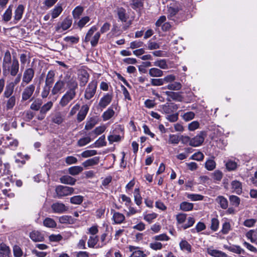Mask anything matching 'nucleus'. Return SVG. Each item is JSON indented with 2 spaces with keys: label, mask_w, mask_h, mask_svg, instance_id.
<instances>
[{
  "label": "nucleus",
  "mask_w": 257,
  "mask_h": 257,
  "mask_svg": "<svg viewBox=\"0 0 257 257\" xmlns=\"http://www.w3.org/2000/svg\"><path fill=\"white\" fill-rule=\"evenodd\" d=\"M65 88L67 91L59 102L60 105L62 107L66 106L76 97L78 88V83L76 79L68 74L65 75L62 79H59L55 83L52 89L51 94L54 95L61 93Z\"/></svg>",
  "instance_id": "obj_1"
},
{
  "label": "nucleus",
  "mask_w": 257,
  "mask_h": 257,
  "mask_svg": "<svg viewBox=\"0 0 257 257\" xmlns=\"http://www.w3.org/2000/svg\"><path fill=\"white\" fill-rule=\"evenodd\" d=\"M76 75L79 86L80 87L85 86L88 82L90 77V75L86 68L84 67L79 68L77 70Z\"/></svg>",
  "instance_id": "obj_2"
},
{
  "label": "nucleus",
  "mask_w": 257,
  "mask_h": 257,
  "mask_svg": "<svg viewBox=\"0 0 257 257\" xmlns=\"http://www.w3.org/2000/svg\"><path fill=\"white\" fill-rule=\"evenodd\" d=\"M97 87V82L96 80L91 81L87 86L84 91V97L86 100H90L95 95Z\"/></svg>",
  "instance_id": "obj_3"
},
{
  "label": "nucleus",
  "mask_w": 257,
  "mask_h": 257,
  "mask_svg": "<svg viewBox=\"0 0 257 257\" xmlns=\"http://www.w3.org/2000/svg\"><path fill=\"white\" fill-rule=\"evenodd\" d=\"M74 191L72 187L59 185L55 189L56 193L58 198L71 195Z\"/></svg>",
  "instance_id": "obj_4"
},
{
  "label": "nucleus",
  "mask_w": 257,
  "mask_h": 257,
  "mask_svg": "<svg viewBox=\"0 0 257 257\" xmlns=\"http://www.w3.org/2000/svg\"><path fill=\"white\" fill-rule=\"evenodd\" d=\"M35 75V71L32 68H27L25 70L22 77L21 85L24 86L30 83L33 80Z\"/></svg>",
  "instance_id": "obj_5"
},
{
  "label": "nucleus",
  "mask_w": 257,
  "mask_h": 257,
  "mask_svg": "<svg viewBox=\"0 0 257 257\" xmlns=\"http://www.w3.org/2000/svg\"><path fill=\"white\" fill-rule=\"evenodd\" d=\"M206 136V133L205 132H200L195 137L191 138L190 146L193 147H196L200 146L203 143Z\"/></svg>",
  "instance_id": "obj_6"
},
{
  "label": "nucleus",
  "mask_w": 257,
  "mask_h": 257,
  "mask_svg": "<svg viewBox=\"0 0 257 257\" xmlns=\"http://www.w3.org/2000/svg\"><path fill=\"white\" fill-rule=\"evenodd\" d=\"M35 90V85L30 84L26 86L22 93V101H25L30 99Z\"/></svg>",
  "instance_id": "obj_7"
},
{
  "label": "nucleus",
  "mask_w": 257,
  "mask_h": 257,
  "mask_svg": "<svg viewBox=\"0 0 257 257\" xmlns=\"http://www.w3.org/2000/svg\"><path fill=\"white\" fill-rule=\"evenodd\" d=\"M19 67L20 65L18 60L16 58H14L12 63L9 65V68L5 71V74L9 72L11 76H16L19 72Z\"/></svg>",
  "instance_id": "obj_8"
},
{
  "label": "nucleus",
  "mask_w": 257,
  "mask_h": 257,
  "mask_svg": "<svg viewBox=\"0 0 257 257\" xmlns=\"http://www.w3.org/2000/svg\"><path fill=\"white\" fill-rule=\"evenodd\" d=\"M160 107L163 113L168 114L174 113L178 109V105L174 103H166Z\"/></svg>",
  "instance_id": "obj_9"
},
{
  "label": "nucleus",
  "mask_w": 257,
  "mask_h": 257,
  "mask_svg": "<svg viewBox=\"0 0 257 257\" xmlns=\"http://www.w3.org/2000/svg\"><path fill=\"white\" fill-rule=\"evenodd\" d=\"M112 95L110 93H106L100 99L98 103V106L102 110L106 108L111 102Z\"/></svg>",
  "instance_id": "obj_10"
},
{
  "label": "nucleus",
  "mask_w": 257,
  "mask_h": 257,
  "mask_svg": "<svg viewBox=\"0 0 257 257\" xmlns=\"http://www.w3.org/2000/svg\"><path fill=\"white\" fill-rule=\"evenodd\" d=\"M128 249L130 252H132V254L129 257H146L147 255L144 252L140 249V247L139 246H136L133 245H129Z\"/></svg>",
  "instance_id": "obj_11"
},
{
  "label": "nucleus",
  "mask_w": 257,
  "mask_h": 257,
  "mask_svg": "<svg viewBox=\"0 0 257 257\" xmlns=\"http://www.w3.org/2000/svg\"><path fill=\"white\" fill-rule=\"evenodd\" d=\"M11 55L9 51H7L4 55L3 60L2 68L3 74H5V71L9 68V65L12 63Z\"/></svg>",
  "instance_id": "obj_12"
},
{
  "label": "nucleus",
  "mask_w": 257,
  "mask_h": 257,
  "mask_svg": "<svg viewBox=\"0 0 257 257\" xmlns=\"http://www.w3.org/2000/svg\"><path fill=\"white\" fill-rule=\"evenodd\" d=\"M51 208L54 213H62L68 210V208L62 203L56 202L51 205Z\"/></svg>",
  "instance_id": "obj_13"
},
{
  "label": "nucleus",
  "mask_w": 257,
  "mask_h": 257,
  "mask_svg": "<svg viewBox=\"0 0 257 257\" xmlns=\"http://www.w3.org/2000/svg\"><path fill=\"white\" fill-rule=\"evenodd\" d=\"M72 22V21L71 19L66 18L60 25L58 24L57 25V26L56 27V30L59 32H61L60 31L61 29L64 31L66 30L71 27Z\"/></svg>",
  "instance_id": "obj_14"
},
{
  "label": "nucleus",
  "mask_w": 257,
  "mask_h": 257,
  "mask_svg": "<svg viewBox=\"0 0 257 257\" xmlns=\"http://www.w3.org/2000/svg\"><path fill=\"white\" fill-rule=\"evenodd\" d=\"M116 12L119 20L122 22H126L129 17L126 13V10L122 7L117 8Z\"/></svg>",
  "instance_id": "obj_15"
},
{
  "label": "nucleus",
  "mask_w": 257,
  "mask_h": 257,
  "mask_svg": "<svg viewBox=\"0 0 257 257\" xmlns=\"http://www.w3.org/2000/svg\"><path fill=\"white\" fill-rule=\"evenodd\" d=\"M117 130H121L119 126H117L115 130H113L112 132H110L111 134L108 137V140L110 144H112L114 142H117L121 140V136L119 135L115 134V132Z\"/></svg>",
  "instance_id": "obj_16"
},
{
  "label": "nucleus",
  "mask_w": 257,
  "mask_h": 257,
  "mask_svg": "<svg viewBox=\"0 0 257 257\" xmlns=\"http://www.w3.org/2000/svg\"><path fill=\"white\" fill-rule=\"evenodd\" d=\"M231 189L232 192L238 195L241 194L242 192V183L237 180H234L231 182Z\"/></svg>",
  "instance_id": "obj_17"
},
{
  "label": "nucleus",
  "mask_w": 257,
  "mask_h": 257,
  "mask_svg": "<svg viewBox=\"0 0 257 257\" xmlns=\"http://www.w3.org/2000/svg\"><path fill=\"white\" fill-rule=\"evenodd\" d=\"M88 110L89 106L85 104L82 106L77 114V119L78 121L81 122L85 119Z\"/></svg>",
  "instance_id": "obj_18"
},
{
  "label": "nucleus",
  "mask_w": 257,
  "mask_h": 257,
  "mask_svg": "<svg viewBox=\"0 0 257 257\" xmlns=\"http://www.w3.org/2000/svg\"><path fill=\"white\" fill-rule=\"evenodd\" d=\"M55 74L54 71L50 70L46 77L45 80V86H48L49 87H51L52 84L54 82V77Z\"/></svg>",
  "instance_id": "obj_19"
},
{
  "label": "nucleus",
  "mask_w": 257,
  "mask_h": 257,
  "mask_svg": "<svg viewBox=\"0 0 257 257\" xmlns=\"http://www.w3.org/2000/svg\"><path fill=\"white\" fill-rule=\"evenodd\" d=\"M0 256L12 257L9 247L4 243L0 244Z\"/></svg>",
  "instance_id": "obj_20"
},
{
  "label": "nucleus",
  "mask_w": 257,
  "mask_h": 257,
  "mask_svg": "<svg viewBox=\"0 0 257 257\" xmlns=\"http://www.w3.org/2000/svg\"><path fill=\"white\" fill-rule=\"evenodd\" d=\"M207 253L214 257H227L225 253L220 250L213 249L212 247L207 248Z\"/></svg>",
  "instance_id": "obj_21"
},
{
  "label": "nucleus",
  "mask_w": 257,
  "mask_h": 257,
  "mask_svg": "<svg viewBox=\"0 0 257 257\" xmlns=\"http://www.w3.org/2000/svg\"><path fill=\"white\" fill-rule=\"evenodd\" d=\"M30 237L35 242L42 241L44 240L43 235L38 231L34 230L30 233Z\"/></svg>",
  "instance_id": "obj_22"
},
{
  "label": "nucleus",
  "mask_w": 257,
  "mask_h": 257,
  "mask_svg": "<svg viewBox=\"0 0 257 257\" xmlns=\"http://www.w3.org/2000/svg\"><path fill=\"white\" fill-rule=\"evenodd\" d=\"M115 114V112L112 107H108L102 114L103 121H107L111 118Z\"/></svg>",
  "instance_id": "obj_23"
},
{
  "label": "nucleus",
  "mask_w": 257,
  "mask_h": 257,
  "mask_svg": "<svg viewBox=\"0 0 257 257\" xmlns=\"http://www.w3.org/2000/svg\"><path fill=\"white\" fill-rule=\"evenodd\" d=\"M61 183L70 185H73L75 184L76 180L68 175H64L60 178Z\"/></svg>",
  "instance_id": "obj_24"
},
{
  "label": "nucleus",
  "mask_w": 257,
  "mask_h": 257,
  "mask_svg": "<svg viewBox=\"0 0 257 257\" xmlns=\"http://www.w3.org/2000/svg\"><path fill=\"white\" fill-rule=\"evenodd\" d=\"M99 162V157H95L92 158L88 159L82 163V165L85 168H87L90 166L96 165L98 164Z\"/></svg>",
  "instance_id": "obj_25"
},
{
  "label": "nucleus",
  "mask_w": 257,
  "mask_h": 257,
  "mask_svg": "<svg viewBox=\"0 0 257 257\" xmlns=\"http://www.w3.org/2000/svg\"><path fill=\"white\" fill-rule=\"evenodd\" d=\"M24 9L23 5H20L18 6L15 11L14 20L15 21H19L22 19Z\"/></svg>",
  "instance_id": "obj_26"
},
{
  "label": "nucleus",
  "mask_w": 257,
  "mask_h": 257,
  "mask_svg": "<svg viewBox=\"0 0 257 257\" xmlns=\"http://www.w3.org/2000/svg\"><path fill=\"white\" fill-rule=\"evenodd\" d=\"M224 247L230 251L237 254H240L244 252V250L239 245H232L228 246L227 245H224Z\"/></svg>",
  "instance_id": "obj_27"
},
{
  "label": "nucleus",
  "mask_w": 257,
  "mask_h": 257,
  "mask_svg": "<svg viewBox=\"0 0 257 257\" xmlns=\"http://www.w3.org/2000/svg\"><path fill=\"white\" fill-rule=\"evenodd\" d=\"M216 201L223 209H225L228 207V201L226 198L223 196H218L216 198Z\"/></svg>",
  "instance_id": "obj_28"
},
{
  "label": "nucleus",
  "mask_w": 257,
  "mask_h": 257,
  "mask_svg": "<svg viewBox=\"0 0 257 257\" xmlns=\"http://www.w3.org/2000/svg\"><path fill=\"white\" fill-rule=\"evenodd\" d=\"M166 94L174 100L180 102L182 101L183 97L180 92L166 91Z\"/></svg>",
  "instance_id": "obj_29"
},
{
  "label": "nucleus",
  "mask_w": 257,
  "mask_h": 257,
  "mask_svg": "<svg viewBox=\"0 0 257 257\" xmlns=\"http://www.w3.org/2000/svg\"><path fill=\"white\" fill-rule=\"evenodd\" d=\"M149 75L153 77H159L163 75V72L157 68H152L149 70Z\"/></svg>",
  "instance_id": "obj_30"
},
{
  "label": "nucleus",
  "mask_w": 257,
  "mask_h": 257,
  "mask_svg": "<svg viewBox=\"0 0 257 257\" xmlns=\"http://www.w3.org/2000/svg\"><path fill=\"white\" fill-rule=\"evenodd\" d=\"M193 203L184 201L180 203V209L183 211H189L193 209Z\"/></svg>",
  "instance_id": "obj_31"
},
{
  "label": "nucleus",
  "mask_w": 257,
  "mask_h": 257,
  "mask_svg": "<svg viewBox=\"0 0 257 257\" xmlns=\"http://www.w3.org/2000/svg\"><path fill=\"white\" fill-rule=\"evenodd\" d=\"M113 219L116 224L121 223L125 219L124 215L119 212H114L113 216Z\"/></svg>",
  "instance_id": "obj_32"
},
{
  "label": "nucleus",
  "mask_w": 257,
  "mask_h": 257,
  "mask_svg": "<svg viewBox=\"0 0 257 257\" xmlns=\"http://www.w3.org/2000/svg\"><path fill=\"white\" fill-rule=\"evenodd\" d=\"M10 166L8 164H3L2 160L0 159V177L4 174H9Z\"/></svg>",
  "instance_id": "obj_33"
},
{
  "label": "nucleus",
  "mask_w": 257,
  "mask_h": 257,
  "mask_svg": "<svg viewBox=\"0 0 257 257\" xmlns=\"http://www.w3.org/2000/svg\"><path fill=\"white\" fill-rule=\"evenodd\" d=\"M14 90V87L9 84H7L5 91L4 92L3 95L4 97L7 98H8L11 96H12V94H13Z\"/></svg>",
  "instance_id": "obj_34"
},
{
  "label": "nucleus",
  "mask_w": 257,
  "mask_h": 257,
  "mask_svg": "<svg viewBox=\"0 0 257 257\" xmlns=\"http://www.w3.org/2000/svg\"><path fill=\"white\" fill-rule=\"evenodd\" d=\"M144 0H134L130 5L134 10L141 9L144 7Z\"/></svg>",
  "instance_id": "obj_35"
},
{
  "label": "nucleus",
  "mask_w": 257,
  "mask_h": 257,
  "mask_svg": "<svg viewBox=\"0 0 257 257\" xmlns=\"http://www.w3.org/2000/svg\"><path fill=\"white\" fill-rule=\"evenodd\" d=\"M134 193L135 202L138 206H140L142 203L143 198L140 193L139 188H135Z\"/></svg>",
  "instance_id": "obj_36"
},
{
  "label": "nucleus",
  "mask_w": 257,
  "mask_h": 257,
  "mask_svg": "<svg viewBox=\"0 0 257 257\" xmlns=\"http://www.w3.org/2000/svg\"><path fill=\"white\" fill-rule=\"evenodd\" d=\"M82 171L83 168L78 166L71 167L68 169L69 173L73 176L79 174Z\"/></svg>",
  "instance_id": "obj_37"
},
{
  "label": "nucleus",
  "mask_w": 257,
  "mask_h": 257,
  "mask_svg": "<svg viewBox=\"0 0 257 257\" xmlns=\"http://www.w3.org/2000/svg\"><path fill=\"white\" fill-rule=\"evenodd\" d=\"M16 98L15 95L8 98L6 102V108L7 110L12 109L13 108L16 104Z\"/></svg>",
  "instance_id": "obj_38"
},
{
  "label": "nucleus",
  "mask_w": 257,
  "mask_h": 257,
  "mask_svg": "<svg viewBox=\"0 0 257 257\" xmlns=\"http://www.w3.org/2000/svg\"><path fill=\"white\" fill-rule=\"evenodd\" d=\"M53 105V102L51 101H48L41 107L40 113L41 114H46L52 107Z\"/></svg>",
  "instance_id": "obj_39"
},
{
  "label": "nucleus",
  "mask_w": 257,
  "mask_h": 257,
  "mask_svg": "<svg viewBox=\"0 0 257 257\" xmlns=\"http://www.w3.org/2000/svg\"><path fill=\"white\" fill-rule=\"evenodd\" d=\"M225 166L227 170L229 171H234L237 167V163L234 161L228 160L225 163Z\"/></svg>",
  "instance_id": "obj_40"
},
{
  "label": "nucleus",
  "mask_w": 257,
  "mask_h": 257,
  "mask_svg": "<svg viewBox=\"0 0 257 257\" xmlns=\"http://www.w3.org/2000/svg\"><path fill=\"white\" fill-rule=\"evenodd\" d=\"M43 224L44 226L50 227V228H54L57 225V224L55 220L52 218L47 217L43 221Z\"/></svg>",
  "instance_id": "obj_41"
},
{
  "label": "nucleus",
  "mask_w": 257,
  "mask_h": 257,
  "mask_svg": "<svg viewBox=\"0 0 257 257\" xmlns=\"http://www.w3.org/2000/svg\"><path fill=\"white\" fill-rule=\"evenodd\" d=\"M179 245L181 250H187L188 252L191 251V246L186 240H182L180 242Z\"/></svg>",
  "instance_id": "obj_42"
},
{
  "label": "nucleus",
  "mask_w": 257,
  "mask_h": 257,
  "mask_svg": "<svg viewBox=\"0 0 257 257\" xmlns=\"http://www.w3.org/2000/svg\"><path fill=\"white\" fill-rule=\"evenodd\" d=\"M205 167L208 171H212L216 167L215 162L212 159L207 160L205 163Z\"/></svg>",
  "instance_id": "obj_43"
},
{
  "label": "nucleus",
  "mask_w": 257,
  "mask_h": 257,
  "mask_svg": "<svg viewBox=\"0 0 257 257\" xmlns=\"http://www.w3.org/2000/svg\"><path fill=\"white\" fill-rule=\"evenodd\" d=\"M100 37L99 32H96L93 37H91L89 41L92 47H95L97 45Z\"/></svg>",
  "instance_id": "obj_44"
},
{
  "label": "nucleus",
  "mask_w": 257,
  "mask_h": 257,
  "mask_svg": "<svg viewBox=\"0 0 257 257\" xmlns=\"http://www.w3.org/2000/svg\"><path fill=\"white\" fill-rule=\"evenodd\" d=\"M42 101L41 99H36L31 104L30 108L34 110H38L41 109Z\"/></svg>",
  "instance_id": "obj_45"
},
{
  "label": "nucleus",
  "mask_w": 257,
  "mask_h": 257,
  "mask_svg": "<svg viewBox=\"0 0 257 257\" xmlns=\"http://www.w3.org/2000/svg\"><path fill=\"white\" fill-rule=\"evenodd\" d=\"M97 154V152L96 150H87L85 151H83L81 154V156L82 157L86 158L88 157H90L92 156H94Z\"/></svg>",
  "instance_id": "obj_46"
},
{
  "label": "nucleus",
  "mask_w": 257,
  "mask_h": 257,
  "mask_svg": "<svg viewBox=\"0 0 257 257\" xmlns=\"http://www.w3.org/2000/svg\"><path fill=\"white\" fill-rule=\"evenodd\" d=\"M97 30V28L93 26H92L87 32L85 37V42H88L90 40V38L94 34V33Z\"/></svg>",
  "instance_id": "obj_47"
},
{
  "label": "nucleus",
  "mask_w": 257,
  "mask_h": 257,
  "mask_svg": "<svg viewBox=\"0 0 257 257\" xmlns=\"http://www.w3.org/2000/svg\"><path fill=\"white\" fill-rule=\"evenodd\" d=\"M182 87V85L180 82H174L168 85L167 88L171 90H179Z\"/></svg>",
  "instance_id": "obj_48"
},
{
  "label": "nucleus",
  "mask_w": 257,
  "mask_h": 257,
  "mask_svg": "<svg viewBox=\"0 0 257 257\" xmlns=\"http://www.w3.org/2000/svg\"><path fill=\"white\" fill-rule=\"evenodd\" d=\"M154 65L163 69H166L168 68L165 59H161L156 61L154 62Z\"/></svg>",
  "instance_id": "obj_49"
},
{
  "label": "nucleus",
  "mask_w": 257,
  "mask_h": 257,
  "mask_svg": "<svg viewBox=\"0 0 257 257\" xmlns=\"http://www.w3.org/2000/svg\"><path fill=\"white\" fill-rule=\"evenodd\" d=\"M83 8L81 6L76 7L72 12V15L74 19H78L83 11Z\"/></svg>",
  "instance_id": "obj_50"
},
{
  "label": "nucleus",
  "mask_w": 257,
  "mask_h": 257,
  "mask_svg": "<svg viewBox=\"0 0 257 257\" xmlns=\"http://www.w3.org/2000/svg\"><path fill=\"white\" fill-rule=\"evenodd\" d=\"M91 141V139L89 137H84L78 141L77 145L79 147H83L89 143Z\"/></svg>",
  "instance_id": "obj_51"
},
{
  "label": "nucleus",
  "mask_w": 257,
  "mask_h": 257,
  "mask_svg": "<svg viewBox=\"0 0 257 257\" xmlns=\"http://www.w3.org/2000/svg\"><path fill=\"white\" fill-rule=\"evenodd\" d=\"M187 197L192 201H200L203 199V196L197 194H187Z\"/></svg>",
  "instance_id": "obj_52"
},
{
  "label": "nucleus",
  "mask_w": 257,
  "mask_h": 257,
  "mask_svg": "<svg viewBox=\"0 0 257 257\" xmlns=\"http://www.w3.org/2000/svg\"><path fill=\"white\" fill-rule=\"evenodd\" d=\"M229 199L231 205L235 207H238L239 206L240 200L238 197L232 195L229 196Z\"/></svg>",
  "instance_id": "obj_53"
},
{
  "label": "nucleus",
  "mask_w": 257,
  "mask_h": 257,
  "mask_svg": "<svg viewBox=\"0 0 257 257\" xmlns=\"http://www.w3.org/2000/svg\"><path fill=\"white\" fill-rule=\"evenodd\" d=\"M62 8L61 6L55 7L52 11V17L53 19H55L58 17L62 12Z\"/></svg>",
  "instance_id": "obj_54"
},
{
  "label": "nucleus",
  "mask_w": 257,
  "mask_h": 257,
  "mask_svg": "<svg viewBox=\"0 0 257 257\" xmlns=\"http://www.w3.org/2000/svg\"><path fill=\"white\" fill-rule=\"evenodd\" d=\"M98 239L97 236H90L87 241L88 246L89 247H94V246L96 244L97 242H98Z\"/></svg>",
  "instance_id": "obj_55"
},
{
  "label": "nucleus",
  "mask_w": 257,
  "mask_h": 257,
  "mask_svg": "<svg viewBox=\"0 0 257 257\" xmlns=\"http://www.w3.org/2000/svg\"><path fill=\"white\" fill-rule=\"evenodd\" d=\"M83 201V197L80 195L74 196L70 198V202L74 204H80Z\"/></svg>",
  "instance_id": "obj_56"
},
{
  "label": "nucleus",
  "mask_w": 257,
  "mask_h": 257,
  "mask_svg": "<svg viewBox=\"0 0 257 257\" xmlns=\"http://www.w3.org/2000/svg\"><path fill=\"white\" fill-rule=\"evenodd\" d=\"M194 117L195 113L192 111L187 112L182 115L183 119L186 121H188L193 119Z\"/></svg>",
  "instance_id": "obj_57"
},
{
  "label": "nucleus",
  "mask_w": 257,
  "mask_h": 257,
  "mask_svg": "<svg viewBox=\"0 0 257 257\" xmlns=\"http://www.w3.org/2000/svg\"><path fill=\"white\" fill-rule=\"evenodd\" d=\"M203 158L204 155L203 154V153H202L200 152H198L197 153H194L193 155H192L190 157V159L200 161L203 160Z\"/></svg>",
  "instance_id": "obj_58"
},
{
  "label": "nucleus",
  "mask_w": 257,
  "mask_h": 257,
  "mask_svg": "<svg viewBox=\"0 0 257 257\" xmlns=\"http://www.w3.org/2000/svg\"><path fill=\"white\" fill-rule=\"evenodd\" d=\"M180 142L179 137L176 135H170L169 143L172 144H178Z\"/></svg>",
  "instance_id": "obj_59"
},
{
  "label": "nucleus",
  "mask_w": 257,
  "mask_h": 257,
  "mask_svg": "<svg viewBox=\"0 0 257 257\" xmlns=\"http://www.w3.org/2000/svg\"><path fill=\"white\" fill-rule=\"evenodd\" d=\"M12 9L9 7L3 15V20L5 21L8 22L11 20L12 17Z\"/></svg>",
  "instance_id": "obj_60"
},
{
  "label": "nucleus",
  "mask_w": 257,
  "mask_h": 257,
  "mask_svg": "<svg viewBox=\"0 0 257 257\" xmlns=\"http://www.w3.org/2000/svg\"><path fill=\"white\" fill-rule=\"evenodd\" d=\"M72 217L68 215H63L59 217V221L61 223H70L72 221Z\"/></svg>",
  "instance_id": "obj_61"
},
{
  "label": "nucleus",
  "mask_w": 257,
  "mask_h": 257,
  "mask_svg": "<svg viewBox=\"0 0 257 257\" xmlns=\"http://www.w3.org/2000/svg\"><path fill=\"white\" fill-rule=\"evenodd\" d=\"M212 176L214 180L220 181L222 178L223 174L220 171L216 170L212 173Z\"/></svg>",
  "instance_id": "obj_62"
},
{
  "label": "nucleus",
  "mask_w": 257,
  "mask_h": 257,
  "mask_svg": "<svg viewBox=\"0 0 257 257\" xmlns=\"http://www.w3.org/2000/svg\"><path fill=\"white\" fill-rule=\"evenodd\" d=\"M157 217V214L155 213H152L145 215L144 219L149 223H151L153 219Z\"/></svg>",
  "instance_id": "obj_63"
},
{
  "label": "nucleus",
  "mask_w": 257,
  "mask_h": 257,
  "mask_svg": "<svg viewBox=\"0 0 257 257\" xmlns=\"http://www.w3.org/2000/svg\"><path fill=\"white\" fill-rule=\"evenodd\" d=\"M13 252L15 257H21L23 255V251L18 245H15L13 247Z\"/></svg>",
  "instance_id": "obj_64"
}]
</instances>
